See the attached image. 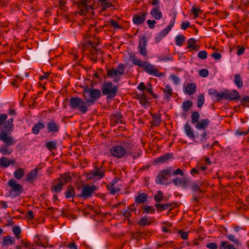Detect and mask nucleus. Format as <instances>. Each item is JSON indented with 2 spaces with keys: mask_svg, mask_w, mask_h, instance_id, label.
<instances>
[{
  "mask_svg": "<svg viewBox=\"0 0 249 249\" xmlns=\"http://www.w3.org/2000/svg\"><path fill=\"white\" fill-rule=\"evenodd\" d=\"M134 145L128 140L121 142L119 144L111 147L110 153L116 158L131 156L136 159L141 156L142 152L138 148H134Z\"/></svg>",
  "mask_w": 249,
  "mask_h": 249,
  "instance_id": "1",
  "label": "nucleus"
},
{
  "mask_svg": "<svg viewBox=\"0 0 249 249\" xmlns=\"http://www.w3.org/2000/svg\"><path fill=\"white\" fill-rule=\"evenodd\" d=\"M14 119L11 118L5 123L3 129L0 131V140L4 145L0 148V153L4 155H10L13 150L9 146L15 144L17 141L11 136L14 131Z\"/></svg>",
  "mask_w": 249,
  "mask_h": 249,
  "instance_id": "2",
  "label": "nucleus"
},
{
  "mask_svg": "<svg viewBox=\"0 0 249 249\" xmlns=\"http://www.w3.org/2000/svg\"><path fill=\"white\" fill-rule=\"evenodd\" d=\"M101 92L99 89L86 87L83 90V96L89 106L92 105L101 96Z\"/></svg>",
  "mask_w": 249,
  "mask_h": 249,
  "instance_id": "3",
  "label": "nucleus"
},
{
  "mask_svg": "<svg viewBox=\"0 0 249 249\" xmlns=\"http://www.w3.org/2000/svg\"><path fill=\"white\" fill-rule=\"evenodd\" d=\"M69 106L72 109H77L82 114H85L88 110L89 105L87 102L83 101L78 97H72L70 99Z\"/></svg>",
  "mask_w": 249,
  "mask_h": 249,
  "instance_id": "4",
  "label": "nucleus"
},
{
  "mask_svg": "<svg viewBox=\"0 0 249 249\" xmlns=\"http://www.w3.org/2000/svg\"><path fill=\"white\" fill-rule=\"evenodd\" d=\"M118 87L113 85L111 81L104 82L101 86V91L103 95H106L107 99H112L117 94Z\"/></svg>",
  "mask_w": 249,
  "mask_h": 249,
  "instance_id": "5",
  "label": "nucleus"
},
{
  "mask_svg": "<svg viewBox=\"0 0 249 249\" xmlns=\"http://www.w3.org/2000/svg\"><path fill=\"white\" fill-rule=\"evenodd\" d=\"M125 66L123 63H119L117 68H111L107 70V74L108 77L112 78L115 77L113 82L118 83L120 79V76L123 75L124 73Z\"/></svg>",
  "mask_w": 249,
  "mask_h": 249,
  "instance_id": "6",
  "label": "nucleus"
},
{
  "mask_svg": "<svg viewBox=\"0 0 249 249\" xmlns=\"http://www.w3.org/2000/svg\"><path fill=\"white\" fill-rule=\"evenodd\" d=\"M7 185L10 187L9 194L12 198L19 196L23 192V186L14 179H10Z\"/></svg>",
  "mask_w": 249,
  "mask_h": 249,
  "instance_id": "7",
  "label": "nucleus"
},
{
  "mask_svg": "<svg viewBox=\"0 0 249 249\" xmlns=\"http://www.w3.org/2000/svg\"><path fill=\"white\" fill-rule=\"evenodd\" d=\"M105 173L106 170L103 169L102 166H94L92 170L87 174V177L89 179L100 180L105 177Z\"/></svg>",
  "mask_w": 249,
  "mask_h": 249,
  "instance_id": "8",
  "label": "nucleus"
},
{
  "mask_svg": "<svg viewBox=\"0 0 249 249\" xmlns=\"http://www.w3.org/2000/svg\"><path fill=\"white\" fill-rule=\"evenodd\" d=\"M96 190H97V187L95 185L91 186L89 184L83 185L81 192L78 195V196L82 197L84 199H88L92 196Z\"/></svg>",
  "mask_w": 249,
  "mask_h": 249,
  "instance_id": "9",
  "label": "nucleus"
},
{
  "mask_svg": "<svg viewBox=\"0 0 249 249\" xmlns=\"http://www.w3.org/2000/svg\"><path fill=\"white\" fill-rule=\"evenodd\" d=\"M151 4L154 7L150 11V15L156 20H160L162 17V13L160 10V0H151Z\"/></svg>",
  "mask_w": 249,
  "mask_h": 249,
  "instance_id": "10",
  "label": "nucleus"
},
{
  "mask_svg": "<svg viewBox=\"0 0 249 249\" xmlns=\"http://www.w3.org/2000/svg\"><path fill=\"white\" fill-rule=\"evenodd\" d=\"M145 72L150 75L158 77H160L164 76V73L161 72L159 70L155 68V66L151 65L148 62H145L142 68Z\"/></svg>",
  "mask_w": 249,
  "mask_h": 249,
  "instance_id": "11",
  "label": "nucleus"
},
{
  "mask_svg": "<svg viewBox=\"0 0 249 249\" xmlns=\"http://www.w3.org/2000/svg\"><path fill=\"white\" fill-rule=\"evenodd\" d=\"M145 72L150 75L158 77H160L164 76V73L161 72L159 70L155 68V66L151 65L148 62H145L142 68Z\"/></svg>",
  "mask_w": 249,
  "mask_h": 249,
  "instance_id": "12",
  "label": "nucleus"
},
{
  "mask_svg": "<svg viewBox=\"0 0 249 249\" xmlns=\"http://www.w3.org/2000/svg\"><path fill=\"white\" fill-rule=\"evenodd\" d=\"M175 21V17L172 20L170 21L169 25L166 28L162 30L158 34L155 38V41L156 43H159L168 34L169 31L171 30L172 28L174 26Z\"/></svg>",
  "mask_w": 249,
  "mask_h": 249,
  "instance_id": "13",
  "label": "nucleus"
},
{
  "mask_svg": "<svg viewBox=\"0 0 249 249\" xmlns=\"http://www.w3.org/2000/svg\"><path fill=\"white\" fill-rule=\"evenodd\" d=\"M110 124L111 126H114L118 124H125L124 118L120 112L111 114L110 116Z\"/></svg>",
  "mask_w": 249,
  "mask_h": 249,
  "instance_id": "14",
  "label": "nucleus"
},
{
  "mask_svg": "<svg viewBox=\"0 0 249 249\" xmlns=\"http://www.w3.org/2000/svg\"><path fill=\"white\" fill-rule=\"evenodd\" d=\"M60 125L54 119L48 122L46 124L47 132L53 135L58 133L60 131Z\"/></svg>",
  "mask_w": 249,
  "mask_h": 249,
  "instance_id": "15",
  "label": "nucleus"
},
{
  "mask_svg": "<svg viewBox=\"0 0 249 249\" xmlns=\"http://www.w3.org/2000/svg\"><path fill=\"white\" fill-rule=\"evenodd\" d=\"M147 37L143 36L140 39L138 44V49L140 54L145 57L147 54L146 46L147 45Z\"/></svg>",
  "mask_w": 249,
  "mask_h": 249,
  "instance_id": "16",
  "label": "nucleus"
},
{
  "mask_svg": "<svg viewBox=\"0 0 249 249\" xmlns=\"http://www.w3.org/2000/svg\"><path fill=\"white\" fill-rule=\"evenodd\" d=\"M162 170L164 172V173L167 175L168 178H170L173 176L180 175L183 176L184 175V173L182 169L178 168L175 170L172 166L168 167Z\"/></svg>",
  "mask_w": 249,
  "mask_h": 249,
  "instance_id": "17",
  "label": "nucleus"
},
{
  "mask_svg": "<svg viewBox=\"0 0 249 249\" xmlns=\"http://www.w3.org/2000/svg\"><path fill=\"white\" fill-rule=\"evenodd\" d=\"M147 15V12H143L141 14H135L133 16L132 21L135 25H139L143 23Z\"/></svg>",
  "mask_w": 249,
  "mask_h": 249,
  "instance_id": "18",
  "label": "nucleus"
},
{
  "mask_svg": "<svg viewBox=\"0 0 249 249\" xmlns=\"http://www.w3.org/2000/svg\"><path fill=\"white\" fill-rule=\"evenodd\" d=\"M197 87L195 83H188L183 86V91L188 95L194 94L196 91Z\"/></svg>",
  "mask_w": 249,
  "mask_h": 249,
  "instance_id": "19",
  "label": "nucleus"
},
{
  "mask_svg": "<svg viewBox=\"0 0 249 249\" xmlns=\"http://www.w3.org/2000/svg\"><path fill=\"white\" fill-rule=\"evenodd\" d=\"M177 205V203L172 202L169 203H164V204H160V203H156L155 204V206L157 210V211L159 213H160L164 210H166L170 208H172L170 209V210H172V208H174Z\"/></svg>",
  "mask_w": 249,
  "mask_h": 249,
  "instance_id": "20",
  "label": "nucleus"
},
{
  "mask_svg": "<svg viewBox=\"0 0 249 249\" xmlns=\"http://www.w3.org/2000/svg\"><path fill=\"white\" fill-rule=\"evenodd\" d=\"M163 93V98L164 99L170 101L173 94V90L170 85H165V88L161 89Z\"/></svg>",
  "mask_w": 249,
  "mask_h": 249,
  "instance_id": "21",
  "label": "nucleus"
},
{
  "mask_svg": "<svg viewBox=\"0 0 249 249\" xmlns=\"http://www.w3.org/2000/svg\"><path fill=\"white\" fill-rule=\"evenodd\" d=\"M38 171L39 169L36 168L30 171V172H29L26 175V181L30 182V183H33L34 180L36 179Z\"/></svg>",
  "mask_w": 249,
  "mask_h": 249,
  "instance_id": "22",
  "label": "nucleus"
},
{
  "mask_svg": "<svg viewBox=\"0 0 249 249\" xmlns=\"http://www.w3.org/2000/svg\"><path fill=\"white\" fill-rule=\"evenodd\" d=\"M240 98L239 93L235 89H233L231 91H230L227 89V98L226 100L232 101V100H238Z\"/></svg>",
  "mask_w": 249,
  "mask_h": 249,
  "instance_id": "23",
  "label": "nucleus"
},
{
  "mask_svg": "<svg viewBox=\"0 0 249 249\" xmlns=\"http://www.w3.org/2000/svg\"><path fill=\"white\" fill-rule=\"evenodd\" d=\"M148 196L146 193H139L134 198V202L137 205L144 203L147 201Z\"/></svg>",
  "mask_w": 249,
  "mask_h": 249,
  "instance_id": "24",
  "label": "nucleus"
},
{
  "mask_svg": "<svg viewBox=\"0 0 249 249\" xmlns=\"http://www.w3.org/2000/svg\"><path fill=\"white\" fill-rule=\"evenodd\" d=\"M88 2L86 0H82L79 2L77 6L78 13L81 15H85L88 13Z\"/></svg>",
  "mask_w": 249,
  "mask_h": 249,
  "instance_id": "25",
  "label": "nucleus"
},
{
  "mask_svg": "<svg viewBox=\"0 0 249 249\" xmlns=\"http://www.w3.org/2000/svg\"><path fill=\"white\" fill-rule=\"evenodd\" d=\"M207 133L204 131L201 134L196 133L194 139L193 140L197 143H204L206 142L207 139Z\"/></svg>",
  "mask_w": 249,
  "mask_h": 249,
  "instance_id": "26",
  "label": "nucleus"
},
{
  "mask_svg": "<svg viewBox=\"0 0 249 249\" xmlns=\"http://www.w3.org/2000/svg\"><path fill=\"white\" fill-rule=\"evenodd\" d=\"M210 124V121L207 119H201L198 121L195 125L196 128L198 130L205 129Z\"/></svg>",
  "mask_w": 249,
  "mask_h": 249,
  "instance_id": "27",
  "label": "nucleus"
},
{
  "mask_svg": "<svg viewBox=\"0 0 249 249\" xmlns=\"http://www.w3.org/2000/svg\"><path fill=\"white\" fill-rule=\"evenodd\" d=\"M173 158V154L172 153H166L155 160L157 163H164L167 162L169 160Z\"/></svg>",
  "mask_w": 249,
  "mask_h": 249,
  "instance_id": "28",
  "label": "nucleus"
},
{
  "mask_svg": "<svg viewBox=\"0 0 249 249\" xmlns=\"http://www.w3.org/2000/svg\"><path fill=\"white\" fill-rule=\"evenodd\" d=\"M168 177L166 175L163 170L159 172L158 173L155 181L158 184H164V181L167 180Z\"/></svg>",
  "mask_w": 249,
  "mask_h": 249,
  "instance_id": "29",
  "label": "nucleus"
},
{
  "mask_svg": "<svg viewBox=\"0 0 249 249\" xmlns=\"http://www.w3.org/2000/svg\"><path fill=\"white\" fill-rule=\"evenodd\" d=\"M134 98L139 100L140 104L142 106H144L147 103V96L143 92L136 94Z\"/></svg>",
  "mask_w": 249,
  "mask_h": 249,
  "instance_id": "30",
  "label": "nucleus"
},
{
  "mask_svg": "<svg viewBox=\"0 0 249 249\" xmlns=\"http://www.w3.org/2000/svg\"><path fill=\"white\" fill-rule=\"evenodd\" d=\"M184 129L186 135L193 140L194 139L195 134H194L193 129L188 122L186 123L184 126Z\"/></svg>",
  "mask_w": 249,
  "mask_h": 249,
  "instance_id": "31",
  "label": "nucleus"
},
{
  "mask_svg": "<svg viewBox=\"0 0 249 249\" xmlns=\"http://www.w3.org/2000/svg\"><path fill=\"white\" fill-rule=\"evenodd\" d=\"M99 4L101 7L102 11H105L107 9L112 7L113 5L111 2V0H97Z\"/></svg>",
  "mask_w": 249,
  "mask_h": 249,
  "instance_id": "32",
  "label": "nucleus"
},
{
  "mask_svg": "<svg viewBox=\"0 0 249 249\" xmlns=\"http://www.w3.org/2000/svg\"><path fill=\"white\" fill-rule=\"evenodd\" d=\"M45 127V124L44 123L38 122L36 123L32 127V132L35 135H37L39 134L40 130L44 129Z\"/></svg>",
  "mask_w": 249,
  "mask_h": 249,
  "instance_id": "33",
  "label": "nucleus"
},
{
  "mask_svg": "<svg viewBox=\"0 0 249 249\" xmlns=\"http://www.w3.org/2000/svg\"><path fill=\"white\" fill-rule=\"evenodd\" d=\"M130 58L134 65H137L141 68L143 67V65L144 64V62H145L144 61H142L140 58H138L134 54H130Z\"/></svg>",
  "mask_w": 249,
  "mask_h": 249,
  "instance_id": "34",
  "label": "nucleus"
},
{
  "mask_svg": "<svg viewBox=\"0 0 249 249\" xmlns=\"http://www.w3.org/2000/svg\"><path fill=\"white\" fill-rule=\"evenodd\" d=\"M71 179V178L69 175L64 174L57 178L58 181V183L63 187L67 182H69Z\"/></svg>",
  "mask_w": 249,
  "mask_h": 249,
  "instance_id": "35",
  "label": "nucleus"
},
{
  "mask_svg": "<svg viewBox=\"0 0 249 249\" xmlns=\"http://www.w3.org/2000/svg\"><path fill=\"white\" fill-rule=\"evenodd\" d=\"M75 190L74 187L71 185H69L67 190L65 192V196L67 199L73 198L75 196Z\"/></svg>",
  "mask_w": 249,
  "mask_h": 249,
  "instance_id": "36",
  "label": "nucleus"
},
{
  "mask_svg": "<svg viewBox=\"0 0 249 249\" xmlns=\"http://www.w3.org/2000/svg\"><path fill=\"white\" fill-rule=\"evenodd\" d=\"M225 235L226 238L230 241L233 242L237 247L241 246L242 244L240 239L239 238H236L234 235L232 234L226 233Z\"/></svg>",
  "mask_w": 249,
  "mask_h": 249,
  "instance_id": "37",
  "label": "nucleus"
},
{
  "mask_svg": "<svg viewBox=\"0 0 249 249\" xmlns=\"http://www.w3.org/2000/svg\"><path fill=\"white\" fill-rule=\"evenodd\" d=\"M153 120L151 122V124L154 126H159L161 123V115L160 113L151 114Z\"/></svg>",
  "mask_w": 249,
  "mask_h": 249,
  "instance_id": "38",
  "label": "nucleus"
},
{
  "mask_svg": "<svg viewBox=\"0 0 249 249\" xmlns=\"http://www.w3.org/2000/svg\"><path fill=\"white\" fill-rule=\"evenodd\" d=\"M219 249H238L232 244L229 243L228 241H222L219 243Z\"/></svg>",
  "mask_w": 249,
  "mask_h": 249,
  "instance_id": "39",
  "label": "nucleus"
},
{
  "mask_svg": "<svg viewBox=\"0 0 249 249\" xmlns=\"http://www.w3.org/2000/svg\"><path fill=\"white\" fill-rule=\"evenodd\" d=\"M45 146L50 151L56 150L57 149V141L54 140L53 141H48L45 143Z\"/></svg>",
  "mask_w": 249,
  "mask_h": 249,
  "instance_id": "40",
  "label": "nucleus"
},
{
  "mask_svg": "<svg viewBox=\"0 0 249 249\" xmlns=\"http://www.w3.org/2000/svg\"><path fill=\"white\" fill-rule=\"evenodd\" d=\"M193 105L192 101L190 100H186L183 102L181 107L182 110L185 113H187L189 111V109L192 107Z\"/></svg>",
  "mask_w": 249,
  "mask_h": 249,
  "instance_id": "41",
  "label": "nucleus"
},
{
  "mask_svg": "<svg viewBox=\"0 0 249 249\" xmlns=\"http://www.w3.org/2000/svg\"><path fill=\"white\" fill-rule=\"evenodd\" d=\"M146 232L141 231H138L137 232H132L131 233V236L133 239L139 240L141 239L142 238H145L146 236Z\"/></svg>",
  "mask_w": 249,
  "mask_h": 249,
  "instance_id": "42",
  "label": "nucleus"
},
{
  "mask_svg": "<svg viewBox=\"0 0 249 249\" xmlns=\"http://www.w3.org/2000/svg\"><path fill=\"white\" fill-rule=\"evenodd\" d=\"M188 48H192L194 50L198 51L199 46L196 44V40L194 38H190L188 40Z\"/></svg>",
  "mask_w": 249,
  "mask_h": 249,
  "instance_id": "43",
  "label": "nucleus"
},
{
  "mask_svg": "<svg viewBox=\"0 0 249 249\" xmlns=\"http://www.w3.org/2000/svg\"><path fill=\"white\" fill-rule=\"evenodd\" d=\"M24 174V170L22 168H18L16 169L13 173L14 177L18 180L21 179Z\"/></svg>",
  "mask_w": 249,
  "mask_h": 249,
  "instance_id": "44",
  "label": "nucleus"
},
{
  "mask_svg": "<svg viewBox=\"0 0 249 249\" xmlns=\"http://www.w3.org/2000/svg\"><path fill=\"white\" fill-rule=\"evenodd\" d=\"M15 241L16 240L13 237L10 235L6 236L3 237L2 245L5 246L8 244L13 245L15 244Z\"/></svg>",
  "mask_w": 249,
  "mask_h": 249,
  "instance_id": "45",
  "label": "nucleus"
},
{
  "mask_svg": "<svg viewBox=\"0 0 249 249\" xmlns=\"http://www.w3.org/2000/svg\"><path fill=\"white\" fill-rule=\"evenodd\" d=\"M208 93L214 102H218V97L217 95H219V93L216 89H210L208 90Z\"/></svg>",
  "mask_w": 249,
  "mask_h": 249,
  "instance_id": "46",
  "label": "nucleus"
},
{
  "mask_svg": "<svg viewBox=\"0 0 249 249\" xmlns=\"http://www.w3.org/2000/svg\"><path fill=\"white\" fill-rule=\"evenodd\" d=\"M205 102V97L204 93L199 94L197 96L196 104L198 108H201Z\"/></svg>",
  "mask_w": 249,
  "mask_h": 249,
  "instance_id": "47",
  "label": "nucleus"
},
{
  "mask_svg": "<svg viewBox=\"0 0 249 249\" xmlns=\"http://www.w3.org/2000/svg\"><path fill=\"white\" fill-rule=\"evenodd\" d=\"M202 186V183H200L199 184H197L196 182H194L192 183L191 185V190L194 193V192H199V193H203V192L200 188V187Z\"/></svg>",
  "mask_w": 249,
  "mask_h": 249,
  "instance_id": "48",
  "label": "nucleus"
},
{
  "mask_svg": "<svg viewBox=\"0 0 249 249\" xmlns=\"http://www.w3.org/2000/svg\"><path fill=\"white\" fill-rule=\"evenodd\" d=\"M163 197V194L160 190L158 191L157 194L154 196V200L157 203H160V202L162 201Z\"/></svg>",
  "mask_w": 249,
  "mask_h": 249,
  "instance_id": "49",
  "label": "nucleus"
},
{
  "mask_svg": "<svg viewBox=\"0 0 249 249\" xmlns=\"http://www.w3.org/2000/svg\"><path fill=\"white\" fill-rule=\"evenodd\" d=\"M234 83L237 87L241 88L243 86V81L239 74H236L234 75Z\"/></svg>",
  "mask_w": 249,
  "mask_h": 249,
  "instance_id": "50",
  "label": "nucleus"
},
{
  "mask_svg": "<svg viewBox=\"0 0 249 249\" xmlns=\"http://www.w3.org/2000/svg\"><path fill=\"white\" fill-rule=\"evenodd\" d=\"M23 80V78L17 76L11 82V84L14 87L18 88L21 82Z\"/></svg>",
  "mask_w": 249,
  "mask_h": 249,
  "instance_id": "51",
  "label": "nucleus"
},
{
  "mask_svg": "<svg viewBox=\"0 0 249 249\" xmlns=\"http://www.w3.org/2000/svg\"><path fill=\"white\" fill-rule=\"evenodd\" d=\"M200 118L199 113L197 111H193L191 115V123L196 124Z\"/></svg>",
  "mask_w": 249,
  "mask_h": 249,
  "instance_id": "52",
  "label": "nucleus"
},
{
  "mask_svg": "<svg viewBox=\"0 0 249 249\" xmlns=\"http://www.w3.org/2000/svg\"><path fill=\"white\" fill-rule=\"evenodd\" d=\"M12 231L15 237L19 239L20 238V234L21 232V230L19 226H15L13 228Z\"/></svg>",
  "mask_w": 249,
  "mask_h": 249,
  "instance_id": "53",
  "label": "nucleus"
},
{
  "mask_svg": "<svg viewBox=\"0 0 249 249\" xmlns=\"http://www.w3.org/2000/svg\"><path fill=\"white\" fill-rule=\"evenodd\" d=\"M142 208L144 213H154L155 212V208L153 206H142Z\"/></svg>",
  "mask_w": 249,
  "mask_h": 249,
  "instance_id": "54",
  "label": "nucleus"
},
{
  "mask_svg": "<svg viewBox=\"0 0 249 249\" xmlns=\"http://www.w3.org/2000/svg\"><path fill=\"white\" fill-rule=\"evenodd\" d=\"M63 189L62 187L58 183L56 184L53 185L51 186V190L53 193H59Z\"/></svg>",
  "mask_w": 249,
  "mask_h": 249,
  "instance_id": "55",
  "label": "nucleus"
},
{
  "mask_svg": "<svg viewBox=\"0 0 249 249\" xmlns=\"http://www.w3.org/2000/svg\"><path fill=\"white\" fill-rule=\"evenodd\" d=\"M106 188L107 190L110 192V193L111 195H115L116 193L120 191L119 188H115L114 185H112L111 184H107L106 186Z\"/></svg>",
  "mask_w": 249,
  "mask_h": 249,
  "instance_id": "56",
  "label": "nucleus"
},
{
  "mask_svg": "<svg viewBox=\"0 0 249 249\" xmlns=\"http://www.w3.org/2000/svg\"><path fill=\"white\" fill-rule=\"evenodd\" d=\"M185 38L184 36L180 35H178L176 37V44L178 46H181L183 45V42L185 41Z\"/></svg>",
  "mask_w": 249,
  "mask_h": 249,
  "instance_id": "57",
  "label": "nucleus"
},
{
  "mask_svg": "<svg viewBox=\"0 0 249 249\" xmlns=\"http://www.w3.org/2000/svg\"><path fill=\"white\" fill-rule=\"evenodd\" d=\"M138 224L140 226H149L151 222L148 221V218L146 217H142L138 222Z\"/></svg>",
  "mask_w": 249,
  "mask_h": 249,
  "instance_id": "58",
  "label": "nucleus"
},
{
  "mask_svg": "<svg viewBox=\"0 0 249 249\" xmlns=\"http://www.w3.org/2000/svg\"><path fill=\"white\" fill-rule=\"evenodd\" d=\"M66 1L64 0H60L58 2L59 9L64 12L67 11L69 8L66 6Z\"/></svg>",
  "mask_w": 249,
  "mask_h": 249,
  "instance_id": "59",
  "label": "nucleus"
},
{
  "mask_svg": "<svg viewBox=\"0 0 249 249\" xmlns=\"http://www.w3.org/2000/svg\"><path fill=\"white\" fill-rule=\"evenodd\" d=\"M147 86L148 87H146V90H147L148 93L150 94L154 99H157L158 95L153 92L152 84L151 83H148Z\"/></svg>",
  "mask_w": 249,
  "mask_h": 249,
  "instance_id": "60",
  "label": "nucleus"
},
{
  "mask_svg": "<svg viewBox=\"0 0 249 249\" xmlns=\"http://www.w3.org/2000/svg\"><path fill=\"white\" fill-rule=\"evenodd\" d=\"M0 166L3 168H7L9 166L8 159L6 157H2L0 159Z\"/></svg>",
  "mask_w": 249,
  "mask_h": 249,
  "instance_id": "61",
  "label": "nucleus"
},
{
  "mask_svg": "<svg viewBox=\"0 0 249 249\" xmlns=\"http://www.w3.org/2000/svg\"><path fill=\"white\" fill-rule=\"evenodd\" d=\"M169 78L173 81L175 85H178L180 84V79L176 75L174 74H171L170 75Z\"/></svg>",
  "mask_w": 249,
  "mask_h": 249,
  "instance_id": "62",
  "label": "nucleus"
},
{
  "mask_svg": "<svg viewBox=\"0 0 249 249\" xmlns=\"http://www.w3.org/2000/svg\"><path fill=\"white\" fill-rule=\"evenodd\" d=\"M101 51L100 49H97L95 46L92 45L91 48L90 49V53L93 57L91 58L92 59H95V60H97V57H95L94 55L98 53H101Z\"/></svg>",
  "mask_w": 249,
  "mask_h": 249,
  "instance_id": "63",
  "label": "nucleus"
},
{
  "mask_svg": "<svg viewBox=\"0 0 249 249\" xmlns=\"http://www.w3.org/2000/svg\"><path fill=\"white\" fill-rule=\"evenodd\" d=\"M208 53L206 51H201L198 52L197 56L201 59H205L207 58Z\"/></svg>",
  "mask_w": 249,
  "mask_h": 249,
  "instance_id": "64",
  "label": "nucleus"
}]
</instances>
